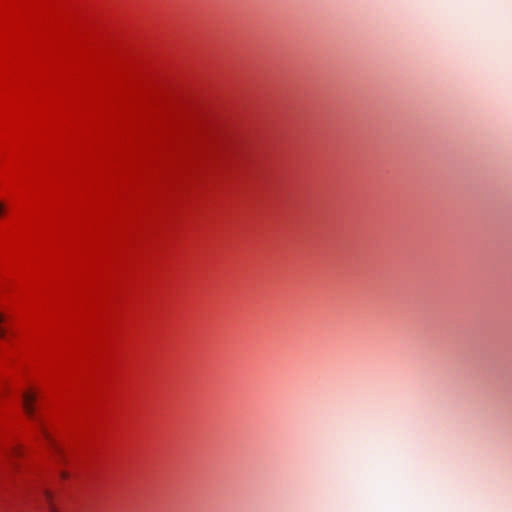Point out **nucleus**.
<instances>
[{"mask_svg": "<svg viewBox=\"0 0 512 512\" xmlns=\"http://www.w3.org/2000/svg\"><path fill=\"white\" fill-rule=\"evenodd\" d=\"M38 397V390L34 387H28L23 390L21 394L22 408L31 420L36 419V401Z\"/></svg>", "mask_w": 512, "mask_h": 512, "instance_id": "obj_1", "label": "nucleus"}, {"mask_svg": "<svg viewBox=\"0 0 512 512\" xmlns=\"http://www.w3.org/2000/svg\"><path fill=\"white\" fill-rule=\"evenodd\" d=\"M45 499H46V502H47V510L48 512H60L59 509L56 507L54 501H53V496H52V493L49 492V491H45Z\"/></svg>", "mask_w": 512, "mask_h": 512, "instance_id": "obj_2", "label": "nucleus"}, {"mask_svg": "<svg viewBox=\"0 0 512 512\" xmlns=\"http://www.w3.org/2000/svg\"><path fill=\"white\" fill-rule=\"evenodd\" d=\"M20 455V448L19 447H13L10 452H9V456L10 457H17Z\"/></svg>", "mask_w": 512, "mask_h": 512, "instance_id": "obj_5", "label": "nucleus"}, {"mask_svg": "<svg viewBox=\"0 0 512 512\" xmlns=\"http://www.w3.org/2000/svg\"><path fill=\"white\" fill-rule=\"evenodd\" d=\"M5 321V316L3 313L0 312V339L5 338L6 336V328L3 326V323Z\"/></svg>", "mask_w": 512, "mask_h": 512, "instance_id": "obj_3", "label": "nucleus"}, {"mask_svg": "<svg viewBox=\"0 0 512 512\" xmlns=\"http://www.w3.org/2000/svg\"><path fill=\"white\" fill-rule=\"evenodd\" d=\"M6 211H7L6 204L0 200V218H2L5 215Z\"/></svg>", "mask_w": 512, "mask_h": 512, "instance_id": "obj_6", "label": "nucleus"}, {"mask_svg": "<svg viewBox=\"0 0 512 512\" xmlns=\"http://www.w3.org/2000/svg\"><path fill=\"white\" fill-rule=\"evenodd\" d=\"M40 429H41V433H42L43 437L47 440V442H48L49 444H51V445H52V444H53V443H52V439H51V437H50L49 433L47 432V430H46L44 427H42V426H41V428H40Z\"/></svg>", "mask_w": 512, "mask_h": 512, "instance_id": "obj_4", "label": "nucleus"}]
</instances>
